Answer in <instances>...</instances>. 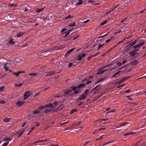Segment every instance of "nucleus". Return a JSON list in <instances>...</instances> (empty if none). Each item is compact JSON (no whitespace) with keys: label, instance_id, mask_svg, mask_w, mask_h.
<instances>
[{"label":"nucleus","instance_id":"nucleus-51","mask_svg":"<svg viewBox=\"0 0 146 146\" xmlns=\"http://www.w3.org/2000/svg\"><path fill=\"white\" fill-rule=\"evenodd\" d=\"M124 85H125V84H124L121 85L117 86V88H120L121 87L123 86H124Z\"/></svg>","mask_w":146,"mask_h":146},{"label":"nucleus","instance_id":"nucleus-22","mask_svg":"<svg viewBox=\"0 0 146 146\" xmlns=\"http://www.w3.org/2000/svg\"><path fill=\"white\" fill-rule=\"evenodd\" d=\"M44 8H42V9H36V12L37 13H40V12L42 11L43 10Z\"/></svg>","mask_w":146,"mask_h":146},{"label":"nucleus","instance_id":"nucleus-12","mask_svg":"<svg viewBox=\"0 0 146 146\" xmlns=\"http://www.w3.org/2000/svg\"><path fill=\"white\" fill-rule=\"evenodd\" d=\"M85 84H81L78 85L77 86V89H80L82 88L84 86Z\"/></svg>","mask_w":146,"mask_h":146},{"label":"nucleus","instance_id":"nucleus-30","mask_svg":"<svg viewBox=\"0 0 146 146\" xmlns=\"http://www.w3.org/2000/svg\"><path fill=\"white\" fill-rule=\"evenodd\" d=\"M23 85V84L22 83L20 84H15V85L17 87H20L22 86Z\"/></svg>","mask_w":146,"mask_h":146},{"label":"nucleus","instance_id":"nucleus-8","mask_svg":"<svg viewBox=\"0 0 146 146\" xmlns=\"http://www.w3.org/2000/svg\"><path fill=\"white\" fill-rule=\"evenodd\" d=\"M23 72H25L24 71L22 72L21 71L18 72H17L15 73L13 72H12V73L14 75H16L17 76H19V74L22 73Z\"/></svg>","mask_w":146,"mask_h":146},{"label":"nucleus","instance_id":"nucleus-42","mask_svg":"<svg viewBox=\"0 0 146 146\" xmlns=\"http://www.w3.org/2000/svg\"><path fill=\"white\" fill-rule=\"evenodd\" d=\"M48 141V140L47 139H45L43 140H39V141H40V142H46Z\"/></svg>","mask_w":146,"mask_h":146},{"label":"nucleus","instance_id":"nucleus-7","mask_svg":"<svg viewBox=\"0 0 146 146\" xmlns=\"http://www.w3.org/2000/svg\"><path fill=\"white\" fill-rule=\"evenodd\" d=\"M137 52H136L134 50L132 52H130L129 53V54L131 56L133 57L135 55L137 54Z\"/></svg>","mask_w":146,"mask_h":146},{"label":"nucleus","instance_id":"nucleus-37","mask_svg":"<svg viewBox=\"0 0 146 146\" xmlns=\"http://www.w3.org/2000/svg\"><path fill=\"white\" fill-rule=\"evenodd\" d=\"M107 22V21L105 20L104 21H103V22L102 23H101V25H105V24H106Z\"/></svg>","mask_w":146,"mask_h":146},{"label":"nucleus","instance_id":"nucleus-38","mask_svg":"<svg viewBox=\"0 0 146 146\" xmlns=\"http://www.w3.org/2000/svg\"><path fill=\"white\" fill-rule=\"evenodd\" d=\"M73 90L75 91L77 89V87L74 86L72 87L71 88Z\"/></svg>","mask_w":146,"mask_h":146},{"label":"nucleus","instance_id":"nucleus-31","mask_svg":"<svg viewBox=\"0 0 146 146\" xmlns=\"http://www.w3.org/2000/svg\"><path fill=\"white\" fill-rule=\"evenodd\" d=\"M10 119H11L9 118H5L4 119V121L5 122H8L9 121Z\"/></svg>","mask_w":146,"mask_h":146},{"label":"nucleus","instance_id":"nucleus-56","mask_svg":"<svg viewBox=\"0 0 146 146\" xmlns=\"http://www.w3.org/2000/svg\"><path fill=\"white\" fill-rule=\"evenodd\" d=\"M102 94L100 95V96H98V97H96V100H96L97 99H98L99 98H100V97H101L102 96Z\"/></svg>","mask_w":146,"mask_h":146},{"label":"nucleus","instance_id":"nucleus-2","mask_svg":"<svg viewBox=\"0 0 146 146\" xmlns=\"http://www.w3.org/2000/svg\"><path fill=\"white\" fill-rule=\"evenodd\" d=\"M101 87V85L98 84L93 89L94 90V91L97 92L100 89Z\"/></svg>","mask_w":146,"mask_h":146},{"label":"nucleus","instance_id":"nucleus-49","mask_svg":"<svg viewBox=\"0 0 146 146\" xmlns=\"http://www.w3.org/2000/svg\"><path fill=\"white\" fill-rule=\"evenodd\" d=\"M73 65V63L71 62L68 64V67L69 68H70Z\"/></svg>","mask_w":146,"mask_h":146},{"label":"nucleus","instance_id":"nucleus-21","mask_svg":"<svg viewBox=\"0 0 146 146\" xmlns=\"http://www.w3.org/2000/svg\"><path fill=\"white\" fill-rule=\"evenodd\" d=\"M106 79V78H102L99 79L97 82H101L104 81H105V80Z\"/></svg>","mask_w":146,"mask_h":146},{"label":"nucleus","instance_id":"nucleus-61","mask_svg":"<svg viewBox=\"0 0 146 146\" xmlns=\"http://www.w3.org/2000/svg\"><path fill=\"white\" fill-rule=\"evenodd\" d=\"M35 125L36 126H38L40 125V123H39L38 122H37L36 123Z\"/></svg>","mask_w":146,"mask_h":146},{"label":"nucleus","instance_id":"nucleus-48","mask_svg":"<svg viewBox=\"0 0 146 146\" xmlns=\"http://www.w3.org/2000/svg\"><path fill=\"white\" fill-rule=\"evenodd\" d=\"M79 91H80L79 90L74 91V93L75 94H78V92Z\"/></svg>","mask_w":146,"mask_h":146},{"label":"nucleus","instance_id":"nucleus-15","mask_svg":"<svg viewBox=\"0 0 146 146\" xmlns=\"http://www.w3.org/2000/svg\"><path fill=\"white\" fill-rule=\"evenodd\" d=\"M37 74L35 73H30L29 74V75L32 76V77H35V76H37Z\"/></svg>","mask_w":146,"mask_h":146},{"label":"nucleus","instance_id":"nucleus-62","mask_svg":"<svg viewBox=\"0 0 146 146\" xmlns=\"http://www.w3.org/2000/svg\"><path fill=\"white\" fill-rule=\"evenodd\" d=\"M94 1L92 0H90L88 1V2L90 3H93Z\"/></svg>","mask_w":146,"mask_h":146},{"label":"nucleus","instance_id":"nucleus-5","mask_svg":"<svg viewBox=\"0 0 146 146\" xmlns=\"http://www.w3.org/2000/svg\"><path fill=\"white\" fill-rule=\"evenodd\" d=\"M24 130L23 129H22L21 131H18L16 133V135H18L19 137H21L23 133L24 132Z\"/></svg>","mask_w":146,"mask_h":146},{"label":"nucleus","instance_id":"nucleus-27","mask_svg":"<svg viewBox=\"0 0 146 146\" xmlns=\"http://www.w3.org/2000/svg\"><path fill=\"white\" fill-rule=\"evenodd\" d=\"M64 33L65 34L64 36V37L65 38L68 35L70 34V33L69 31H67Z\"/></svg>","mask_w":146,"mask_h":146},{"label":"nucleus","instance_id":"nucleus-63","mask_svg":"<svg viewBox=\"0 0 146 146\" xmlns=\"http://www.w3.org/2000/svg\"><path fill=\"white\" fill-rule=\"evenodd\" d=\"M130 135L129 133H127L126 134H125L123 135L124 136H126L127 135Z\"/></svg>","mask_w":146,"mask_h":146},{"label":"nucleus","instance_id":"nucleus-18","mask_svg":"<svg viewBox=\"0 0 146 146\" xmlns=\"http://www.w3.org/2000/svg\"><path fill=\"white\" fill-rule=\"evenodd\" d=\"M11 139L10 138L6 137L3 139V141H11Z\"/></svg>","mask_w":146,"mask_h":146},{"label":"nucleus","instance_id":"nucleus-11","mask_svg":"<svg viewBox=\"0 0 146 146\" xmlns=\"http://www.w3.org/2000/svg\"><path fill=\"white\" fill-rule=\"evenodd\" d=\"M128 124H129L128 123H127V122H125L123 123H121V124H120L119 125V126L118 127H121L123 126H125L126 125H127Z\"/></svg>","mask_w":146,"mask_h":146},{"label":"nucleus","instance_id":"nucleus-19","mask_svg":"<svg viewBox=\"0 0 146 146\" xmlns=\"http://www.w3.org/2000/svg\"><path fill=\"white\" fill-rule=\"evenodd\" d=\"M53 104L52 103H50L48 105H45V107H48L50 108H51L53 107Z\"/></svg>","mask_w":146,"mask_h":146},{"label":"nucleus","instance_id":"nucleus-59","mask_svg":"<svg viewBox=\"0 0 146 146\" xmlns=\"http://www.w3.org/2000/svg\"><path fill=\"white\" fill-rule=\"evenodd\" d=\"M89 19H88L86 21H83V23H87V22H89Z\"/></svg>","mask_w":146,"mask_h":146},{"label":"nucleus","instance_id":"nucleus-4","mask_svg":"<svg viewBox=\"0 0 146 146\" xmlns=\"http://www.w3.org/2000/svg\"><path fill=\"white\" fill-rule=\"evenodd\" d=\"M30 92V91H27L24 94V97L25 99H27L29 96L30 95L29 94Z\"/></svg>","mask_w":146,"mask_h":146},{"label":"nucleus","instance_id":"nucleus-44","mask_svg":"<svg viewBox=\"0 0 146 146\" xmlns=\"http://www.w3.org/2000/svg\"><path fill=\"white\" fill-rule=\"evenodd\" d=\"M72 18V17L70 15H68L67 17L65 18V19H70Z\"/></svg>","mask_w":146,"mask_h":146},{"label":"nucleus","instance_id":"nucleus-23","mask_svg":"<svg viewBox=\"0 0 146 146\" xmlns=\"http://www.w3.org/2000/svg\"><path fill=\"white\" fill-rule=\"evenodd\" d=\"M44 111L46 114L50 111V109H48L46 108L44 109Z\"/></svg>","mask_w":146,"mask_h":146},{"label":"nucleus","instance_id":"nucleus-40","mask_svg":"<svg viewBox=\"0 0 146 146\" xmlns=\"http://www.w3.org/2000/svg\"><path fill=\"white\" fill-rule=\"evenodd\" d=\"M104 45V44H99L98 46V48L97 49V50H99V49L101 48Z\"/></svg>","mask_w":146,"mask_h":146},{"label":"nucleus","instance_id":"nucleus-1","mask_svg":"<svg viewBox=\"0 0 146 146\" xmlns=\"http://www.w3.org/2000/svg\"><path fill=\"white\" fill-rule=\"evenodd\" d=\"M86 96V95L83 94L79 96L77 99V101L79 102L81 100H84L85 99Z\"/></svg>","mask_w":146,"mask_h":146},{"label":"nucleus","instance_id":"nucleus-34","mask_svg":"<svg viewBox=\"0 0 146 146\" xmlns=\"http://www.w3.org/2000/svg\"><path fill=\"white\" fill-rule=\"evenodd\" d=\"M7 65V64H5L4 66V68L5 70H6V71H7L8 70V68L6 66Z\"/></svg>","mask_w":146,"mask_h":146},{"label":"nucleus","instance_id":"nucleus-35","mask_svg":"<svg viewBox=\"0 0 146 146\" xmlns=\"http://www.w3.org/2000/svg\"><path fill=\"white\" fill-rule=\"evenodd\" d=\"M94 55H91L90 56L87 58V60L88 61L90 60L92 57H94Z\"/></svg>","mask_w":146,"mask_h":146},{"label":"nucleus","instance_id":"nucleus-3","mask_svg":"<svg viewBox=\"0 0 146 146\" xmlns=\"http://www.w3.org/2000/svg\"><path fill=\"white\" fill-rule=\"evenodd\" d=\"M72 92L71 90H68L66 91H65L64 92V94L66 95H68V94H69V95H68V96H73V93H72V94H70V93Z\"/></svg>","mask_w":146,"mask_h":146},{"label":"nucleus","instance_id":"nucleus-60","mask_svg":"<svg viewBox=\"0 0 146 146\" xmlns=\"http://www.w3.org/2000/svg\"><path fill=\"white\" fill-rule=\"evenodd\" d=\"M66 30V29H63L62 30H61V33H63Z\"/></svg>","mask_w":146,"mask_h":146},{"label":"nucleus","instance_id":"nucleus-50","mask_svg":"<svg viewBox=\"0 0 146 146\" xmlns=\"http://www.w3.org/2000/svg\"><path fill=\"white\" fill-rule=\"evenodd\" d=\"M117 64L119 66L121 65L122 64L120 62H119L117 63Z\"/></svg>","mask_w":146,"mask_h":146},{"label":"nucleus","instance_id":"nucleus-14","mask_svg":"<svg viewBox=\"0 0 146 146\" xmlns=\"http://www.w3.org/2000/svg\"><path fill=\"white\" fill-rule=\"evenodd\" d=\"M24 34V33L23 32H20L18 34L16 35L17 36V37L19 38L22 36V35Z\"/></svg>","mask_w":146,"mask_h":146},{"label":"nucleus","instance_id":"nucleus-41","mask_svg":"<svg viewBox=\"0 0 146 146\" xmlns=\"http://www.w3.org/2000/svg\"><path fill=\"white\" fill-rule=\"evenodd\" d=\"M15 42L13 41L12 40H10L9 41V43L10 44H14Z\"/></svg>","mask_w":146,"mask_h":146},{"label":"nucleus","instance_id":"nucleus-39","mask_svg":"<svg viewBox=\"0 0 146 146\" xmlns=\"http://www.w3.org/2000/svg\"><path fill=\"white\" fill-rule=\"evenodd\" d=\"M4 89V86H3L0 88V91L2 92H3Z\"/></svg>","mask_w":146,"mask_h":146},{"label":"nucleus","instance_id":"nucleus-28","mask_svg":"<svg viewBox=\"0 0 146 146\" xmlns=\"http://www.w3.org/2000/svg\"><path fill=\"white\" fill-rule=\"evenodd\" d=\"M82 59V58L81 56V55H80L77 56V60H78L81 61Z\"/></svg>","mask_w":146,"mask_h":146},{"label":"nucleus","instance_id":"nucleus-54","mask_svg":"<svg viewBox=\"0 0 146 146\" xmlns=\"http://www.w3.org/2000/svg\"><path fill=\"white\" fill-rule=\"evenodd\" d=\"M86 54L84 53H83L81 54H80L81 55V56L82 58L86 56Z\"/></svg>","mask_w":146,"mask_h":146},{"label":"nucleus","instance_id":"nucleus-45","mask_svg":"<svg viewBox=\"0 0 146 146\" xmlns=\"http://www.w3.org/2000/svg\"><path fill=\"white\" fill-rule=\"evenodd\" d=\"M145 11H146V7L144 9H143L140 12V13H143Z\"/></svg>","mask_w":146,"mask_h":146},{"label":"nucleus","instance_id":"nucleus-29","mask_svg":"<svg viewBox=\"0 0 146 146\" xmlns=\"http://www.w3.org/2000/svg\"><path fill=\"white\" fill-rule=\"evenodd\" d=\"M45 107V106H40L38 107V109L39 110H41L42 109H44Z\"/></svg>","mask_w":146,"mask_h":146},{"label":"nucleus","instance_id":"nucleus-58","mask_svg":"<svg viewBox=\"0 0 146 146\" xmlns=\"http://www.w3.org/2000/svg\"><path fill=\"white\" fill-rule=\"evenodd\" d=\"M49 72H48L46 73L45 75V76H48L50 75H49Z\"/></svg>","mask_w":146,"mask_h":146},{"label":"nucleus","instance_id":"nucleus-17","mask_svg":"<svg viewBox=\"0 0 146 146\" xmlns=\"http://www.w3.org/2000/svg\"><path fill=\"white\" fill-rule=\"evenodd\" d=\"M82 1L83 0H79V2L76 4V6H78L79 5L82 4L83 3Z\"/></svg>","mask_w":146,"mask_h":146},{"label":"nucleus","instance_id":"nucleus-25","mask_svg":"<svg viewBox=\"0 0 146 146\" xmlns=\"http://www.w3.org/2000/svg\"><path fill=\"white\" fill-rule=\"evenodd\" d=\"M77 110L76 109H72L71 112H70V114H72L76 112L77 111Z\"/></svg>","mask_w":146,"mask_h":146},{"label":"nucleus","instance_id":"nucleus-53","mask_svg":"<svg viewBox=\"0 0 146 146\" xmlns=\"http://www.w3.org/2000/svg\"><path fill=\"white\" fill-rule=\"evenodd\" d=\"M0 103L1 104H4L5 103V102L3 100H2L0 102Z\"/></svg>","mask_w":146,"mask_h":146},{"label":"nucleus","instance_id":"nucleus-52","mask_svg":"<svg viewBox=\"0 0 146 146\" xmlns=\"http://www.w3.org/2000/svg\"><path fill=\"white\" fill-rule=\"evenodd\" d=\"M121 31H116L114 33V34H118L119 33H120L121 32Z\"/></svg>","mask_w":146,"mask_h":146},{"label":"nucleus","instance_id":"nucleus-20","mask_svg":"<svg viewBox=\"0 0 146 146\" xmlns=\"http://www.w3.org/2000/svg\"><path fill=\"white\" fill-rule=\"evenodd\" d=\"M138 63V61L136 59L134 60L132 62L133 64L134 65H137Z\"/></svg>","mask_w":146,"mask_h":146},{"label":"nucleus","instance_id":"nucleus-6","mask_svg":"<svg viewBox=\"0 0 146 146\" xmlns=\"http://www.w3.org/2000/svg\"><path fill=\"white\" fill-rule=\"evenodd\" d=\"M144 44V42H142L140 43L139 44L134 46L133 47L134 48V49H136L137 48L139 47L142 46Z\"/></svg>","mask_w":146,"mask_h":146},{"label":"nucleus","instance_id":"nucleus-24","mask_svg":"<svg viewBox=\"0 0 146 146\" xmlns=\"http://www.w3.org/2000/svg\"><path fill=\"white\" fill-rule=\"evenodd\" d=\"M75 49V48H72L69 50L68 52H66V55L70 54L71 52H72Z\"/></svg>","mask_w":146,"mask_h":146},{"label":"nucleus","instance_id":"nucleus-47","mask_svg":"<svg viewBox=\"0 0 146 146\" xmlns=\"http://www.w3.org/2000/svg\"><path fill=\"white\" fill-rule=\"evenodd\" d=\"M113 142V141H111V142H107V143H105V144H104L103 145V146H104L105 145H106L108 144H109L110 143H111V142Z\"/></svg>","mask_w":146,"mask_h":146},{"label":"nucleus","instance_id":"nucleus-32","mask_svg":"<svg viewBox=\"0 0 146 146\" xmlns=\"http://www.w3.org/2000/svg\"><path fill=\"white\" fill-rule=\"evenodd\" d=\"M40 112V111L38 110H34L33 111V113L34 114H37Z\"/></svg>","mask_w":146,"mask_h":146},{"label":"nucleus","instance_id":"nucleus-46","mask_svg":"<svg viewBox=\"0 0 146 146\" xmlns=\"http://www.w3.org/2000/svg\"><path fill=\"white\" fill-rule=\"evenodd\" d=\"M89 90L88 89H86L85 90L84 94L87 95V93L89 92Z\"/></svg>","mask_w":146,"mask_h":146},{"label":"nucleus","instance_id":"nucleus-55","mask_svg":"<svg viewBox=\"0 0 146 146\" xmlns=\"http://www.w3.org/2000/svg\"><path fill=\"white\" fill-rule=\"evenodd\" d=\"M130 90L129 89L125 91V93H130Z\"/></svg>","mask_w":146,"mask_h":146},{"label":"nucleus","instance_id":"nucleus-16","mask_svg":"<svg viewBox=\"0 0 146 146\" xmlns=\"http://www.w3.org/2000/svg\"><path fill=\"white\" fill-rule=\"evenodd\" d=\"M17 4H11L8 5V6L11 7H17Z\"/></svg>","mask_w":146,"mask_h":146},{"label":"nucleus","instance_id":"nucleus-33","mask_svg":"<svg viewBox=\"0 0 146 146\" xmlns=\"http://www.w3.org/2000/svg\"><path fill=\"white\" fill-rule=\"evenodd\" d=\"M76 25V23L75 22H73V23H71V24L69 25V26L70 27H73L74 26Z\"/></svg>","mask_w":146,"mask_h":146},{"label":"nucleus","instance_id":"nucleus-64","mask_svg":"<svg viewBox=\"0 0 146 146\" xmlns=\"http://www.w3.org/2000/svg\"><path fill=\"white\" fill-rule=\"evenodd\" d=\"M108 120V119H100V120L101 121H107Z\"/></svg>","mask_w":146,"mask_h":146},{"label":"nucleus","instance_id":"nucleus-57","mask_svg":"<svg viewBox=\"0 0 146 146\" xmlns=\"http://www.w3.org/2000/svg\"><path fill=\"white\" fill-rule=\"evenodd\" d=\"M49 72H48L46 73L45 75V76H48L50 75H49Z\"/></svg>","mask_w":146,"mask_h":146},{"label":"nucleus","instance_id":"nucleus-10","mask_svg":"<svg viewBox=\"0 0 146 146\" xmlns=\"http://www.w3.org/2000/svg\"><path fill=\"white\" fill-rule=\"evenodd\" d=\"M121 72V71H119L117 72L114 74L112 76V77H116L118 76L120 74V73Z\"/></svg>","mask_w":146,"mask_h":146},{"label":"nucleus","instance_id":"nucleus-43","mask_svg":"<svg viewBox=\"0 0 146 146\" xmlns=\"http://www.w3.org/2000/svg\"><path fill=\"white\" fill-rule=\"evenodd\" d=\"M55 71H50L49 72V75H52L55 73Z\"/></svg>","mask_w":146,"mask_h":146},{"label":"nucleus","instance_id":"nucleus-26","mask_svg":"<svg viewBox=\"0 0 146 146\" xmlns=\"http://www.w3.org/2000/svg\"><path fill=\"white\" fill-rule=\"evenodd\" d=\"M102 69L99 70L97 74H100L103 73L104 72V71Z\"/></svg>","mask_w":146,"mask_h":146},{"label":"nucleus","instance_id":"nucleus-13","mask_svg":"<svg viewBox=\"0 0 146 146\" xmlns=\"http://www.w3.org/2000/svg\"><path fill=\"white\" fill-rule=\"evenodd\" d=\"M24 103V102H22L21 101H19L16 104L18 106H20Z\"/></svg>","mask_w":146,"mask_h":146},{"label":"nucleus","instance_id":"nucleus-9","mask_svg":"<svg viewBox=\"0 0 146 146\" xmlns=\"http://www.w3.org/2000/svg\"><path fill=\"white\" fill-rule=\"evenodd\" d=\"M137 42V40H135L129 43L128 44V45L129 46V47H131L133 45H134V44H135L136 42Z\"/></svg>","mask_w":146,"mask_h":146},{"label":"nucleus","instance_id":"nucleus-36","mask_svg":"<svg viewBox=\"0 0 146 146\" xmlns=\"http://www.w3.org/2000/svg\"><path fill=\"white\" fill-rule=\"evenodd\" d=\"M9 143V141L4 143L2 146H7Z\"/></svg>","mask_w":146,"mask_h":146}]
</instances>
